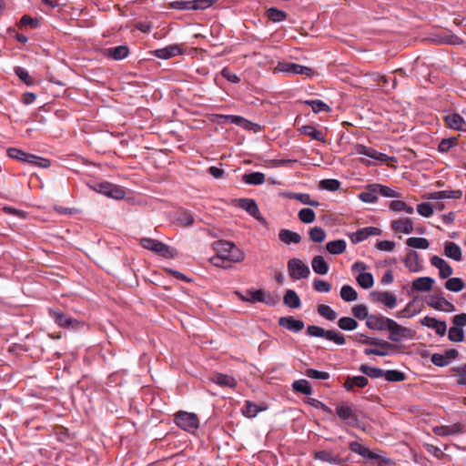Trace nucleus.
I'll use <instances>...</instances> for the list:
<instances>
[{
    "label": "nucleus",
    "mask_w": 466,
    "mask_h": 466,
    "mask_svg": "<svg viewBox=\"0 0 466 466\" xmlns=\"http://www.w3.org/2000/svg\"><path fill=\"white\" fill-rule=\"evenodd\" d=\"M216 255L210 258L211 263L216 267L227 268L226 263L240 262L245 255L234 243L227 240H218L212 244Z\"/></svg>",
    "instance_id": "nucleus-1"
},
{
    "label": "nucleus",
    "mask_w": 466,
    "mask_h": 466,
    "mask_svg": "<svg viewBox=\"0 0 466 466\" xmlns=\"http://www.w3.org/2000/svg\"><path fill=\"white\" fill-rule=\"evenodd\" d=\"M7 155L9 157L21 161L23 163L31 164L40 167H50L49 159L35 156L34 154L24 152L23 150L18 149L16 147L8 148Z\"/></svg>",
    "instance_id": "nucleus-2"
},
{
    "label": "nucleus",
    "mask_w": 466,
    "mask_h": 466,
    "mask_svg": "<svg viewBox=\"0 0 466 466\" xmlns=\"http://www.w3.org/2000/svg\"><path fill=\"white\" fill-rule=\"evenodd\" d=\"M306 333L310 337L324 338L334 342L337 345H344L346 343L345 336L337 330H327L316 325H309Z\"/></svg>",
    "instance_id": "nucleus-3"
},
{
    "label": "nucleus",
    "mask_w": 466,
    "mask_h": 466,
    "mask_svg": "<svg viewBox=\"0 0 466 466\" xmlns=\"http://www.w3.org/2000/svg\"><path fill=\"white\" fill-rule=\"evenodd\" d=\"M90 187L98 193L117 200L124 198L126 196L122 187L106 181L94 182L90 185Z\"/></svg>",
    "instance_id": "nucleus-4"
},
{
    "label": "nucleus",
    "mask_w": 466,
    "mask_h": 466,
    "mask_svg": "<svg viewBox=\"0 0 466 466\" xmlns=\"http://www.w3.org/2000/svg\"><path fill=\"white\" fill-rule=\"evenodd\" d=\"M139 243L144 248L148 249L165 258L173 257L172 248L159 240L142 238H140Z\"/></svg>",
    "instance_id": "nucleus-5"
},
{
    "label": "nucleus",
    "mask_w": 466,
    "mask_h": 466,
    "mask_svg": "<svg viewBox=\"0 0 466 466\" xmlns=\"http://www.w3.org/2000/svg\"><path fill=\"white\" fill-rule=\"evenodd\" d=\"M177 426L187 432H194L199 427V419L196 413L177 411Z\"/></svg>",
    "instance_id": "nucleus-6"
},
{
    "label": "nucleus",
    "mask_w": 466,
    "mask_h": 466,
    "mask_svg": "<svg viewBox=\"0 0 466 466\" xmlns=\"http://www.w3.org/2000/svg\"><path fill=\"white\" fill-rule=\"evenodd\" d=\"M387 330L390 333L389 339L393 342L392 344L401 342L404 339L413 337V331L410 329L400 325L394 319L390 322Z\"/></svg>",
    "instance_id": "nucleus-7"
},
{
    "label": "nucleus",
    "mask_w": 466,
    "mask_h": 466,
    "mask_svg": "<svg viewBox=\"0 0 466 466\" xmlns=\"http://www.w3.org/2000/svg\"><path fill=\"white\" fill-rule=\"evenodd\" d=\"M287 267L289 275L293 280L307 279L310 274L308 265L299 258H290L288 261Z\"/></svg>",
    "instance_id": "nucleus-8"
},
{
    "label": "nucleus",
    "mask_w": 466,
    "mask_h": 466,
    "mask_svg": "<svg viewBox=\"0 0 466 466\" xmlns=\"http://www.w3.org/2000/svg\"><path fill=\"white\" fill-rule=\"evenodd\" d=\"M49 315L57 325L63 328L77 329L82 325V322L65 315L58 309H49Z\"/></svg>",
    "instance_id": "nucleus-9"
},
{
    "label": "nucleus",
    "mask_w": 466,
    "mask_h": 466,
    "mask_svg": "<svg viewBox=\"0 0 466 466\" xmlns=\"http://www.w3.org/2000/svg\"><path fill=\"white\" fill-rule=\"evenodd\" d=\"M336 414L341 420L346 422L348 425L352 427L359 426L360 420L350 405L344 403L338 405L336 407Z\"/></svg>",
    "instance_id": "nucleus-10"
},
{
    "label": "nucleus",
    "mask_w": 466,
    "mask_h": 466,
    "mask_svg": "<svg viewBox=\"0 0 466 466\" xmlns=\"http://www.w3.org/2000/svg\"><path fill=\"white\" fill-rule=\"evenodd\" d=\"M392 319L387 318L381 314H370L366 321V326L372 330L384 331L388 329Z\"/></svg>",
    "instance_id": "nucleus-11"
},
{
    "label": "nucleus",
    "mask_w": 466,
    "mask_h": 466,
    "mask_svg": "<svg viewBox=\"0 0 466 466\" xmlns=\"http://www.w3.org/2000/svg\"><path fill=\"white\" fill-rule=\"evenodd\" d=\"M211 5L212 0H177V9L179 10H205Z\"/></svg>",
    "instance_id": "nucleus-12"
},
{
    "label": "nucleus",
    "mask_w": 466,
    "mask_h": 466,
    "mask_svg": "<svg viewBox=\"0 0 466 466\" xmlns=\"http://www.w3.org/2000/svg\"><path fill=\"white\" fill-rule=\"evenodd\" d=\"M354 340L359 342V343H361V344H366V345H373V346H378V347H381V348H384V349H387V350H395L397 349V345L396 344H391L390 342L389 341H386V340H383V339H377V338H370L362 333H358L355 335L354 337Z\"/></svg>",
    "instance_id": "nucleus-13"
},
{
    "label": "nucleus",
    "mask_w": 466,
    "mask_h": 466,
    "mask_svg": "<svg viewBox=\"0 0 466 466\" xmlns=\"http://www.w3.org/2000/svg\"><path fill=\"white\" fill-rule=\"evenodd\" d=\"M238 206L257 220L263 223L266 222L265 218L261 216L258 207L254 199L240 198L238 200Z\"/></svg>",
    "instance_id": "nucleus-14"
},
{
    "label": "nucleus",
    "mask_w": 466,
    "mask_h": 466,
    "mask_svg": "<svg viewBox=\"0 0 466 466\" xmlns=\"http://www.w3.org/2000/svg\"><path fill=\"white\" fill-rule=\"evenodd\" d=\"M432 431L437 436H449L461 434L465 431V425L462 423H454L452 425L436 426Z\"/></svg>",
    "instance_id": "nucleus-15"
},
{
    "label": "nucleus",
    "mask_w": 466,
    "mask_h": 466,
    "mask_svg": "<svg viewBox=\"0 0 466 466\" xmlns=\"http://www.w3.org/2000/svg\"><path fill=\"white\" fill-rule=\"evenodd\" d=\"M236 294L239 298V299L244 302H250V303L263 302L268 305L271 304L270 301L266 299V293L263 289L248 290L247 296L241 294L238 291H237Z\"/></svg>",
    "instance_id": "nucleus-16"
},
{
    "label": "nucleus",
    "mask_w": 466,
    "mask_h": 466,
    "mask_svg": "<svg viewBox=\"0 0 466 466\" xmlns=\"http://www.w3.org/2000/svg\"><path fill=\"white\" fill-rule=\"evenodd\" d=\"M427 305L434 309L451 312L455 310L454 305L441 296H431Z\"/></svg>",
    "instance_id": "nucleus-17"
},
{
    "label": "nucleus",
    "mask_w": 466,
    "mask_h": 466,
    "mask_svg": "<svg viewBox=\"0 0 466 466\" xmlns=\"http://www.w3.org/2000/svg\"><path fill=\"white\" fill-rule=\"evenodd\" d=\"M370 297L374 301L380 302L389 309L395 308L397 304V298L394 294L390 291H372Z\"/></svg>",
    "instance_id": "nucleus-18"
},
{
    "label": "nucleus",
    "mask_w": 466,
    "mask_h": 466,
    "mask_svg": "<svg viewBox=\"0 0 466 466\" xmlns=\"http://www.w3.org/2000/svg\"><path fill=\"white\" fill-rule=\"evenodd\" d=\"M355 150L357 154L367 156L380 162H386L389 159V157L386 154L380 153L374 148L366 147L361 144H357L355 146Z\"/></svg>",
    "instance_id": "nucleus-19"
},
{
    "label": "nucleus",
    "mask_w": 466,
    "mask_h": 466,
    "mask_svg": "<svg viewBox=\"0 0 466 466\" xmlns=\"http://www.w3.org/2000/svg\"><path fill=\"white\" fill-rule=\"evenodd\" d=\"M461 195L462 193L461 190H442L427 193L423 195V198L431 200H440L446 198L458 199L461 198Z\"/></svg>",
    "instance_id": "nucleus-20"
},
{
    "label": "nucleus",
    "mask_w": 466,
    "mask_h": 466,
    "mask_svg": "<svg viewBox=\"0 0 466 466\" xmlns=\"http://www.w3.org/2000/svg\"><path fill=\"white\" fill-rule=\"evenodd\" d=\"M279 325L292 332H299L304 329V322L300 319H296L291 316L280 317Z\"/></svg>",
    "instance_id": "nucleus-21"
},
{
    "label": "nucleus",
    "mask_w": 466,
    "mask_h": 466,
    "mask_svg": "<svg viewBox=\"0 0 466 466\" xmlns=\"http://www.w3.org/2000/svg\"><path fill=\"white\" fill-rule=\"evenodd\" d=\"M438 45H461L462 39L450 32L436 34L431 38Z\"/></svg>",
    "instance_id": "nucleus-22"
},
{
    "label": "nucleus",
    "mask_w": 466,
    "mask_h": 466,
    "mask_svg": "<svg viewBox=\"0 0 466 466\" xmlns=\"http://www.w3.org/2000/svg\"><path fill=\"white\" fill-rule=\"evenodd\" d=\"M390 228L395 232L404 234H410L413 232V223L410 218L392 220L390 223Z\"/></svg>",
    "instance_id": "nucleus-23"
},
{
    "label": "nucleus",
    "mask_w": 466,
    "mask_h": 466,
    "mask_svg": "<svg viewBox=\"0 0 466 466\" xmlns=\"http://www.w3.org/2000/svg\"><path fill=\"white\" fill-rule=\"evenodd\" d=\"M128 54L129 49L127 46L125 45L108 47L104 50V56L114 60H122L126 58Z\"/></svg>",
    "instance_id": "nucleus-24"
},
{
    "label": "nucleus",
    "mask_w": 466,
    "mask_h": 466,
    "mask_svg": "<svg viewBox=\"0 0 466 466\" xmlns=\"http://www.w3.org/2000/svg\"><path fill=\"white\" fill-rule=\"evenodd\" d=\"M381 230L376 227H367L357 230L352 238L353 243H360L367 239L370 236H380Z\"/></svg>",
    "instance_id": "nucleus-25"
},
{
    "label": "nucleus",
    "mask_w": 466,
    "mask_h": 466,
    "mask_svg": "<svg viewBox=\"0 0 466 466\" xmlns=\"http://www.w3.org/2000/svg\"><path fill=\"white\" fill-rule=\"evenodd\" d=\"M369 380L365 376H348L345 379L343 387L347 391H353L356 387L364 388L368 385Z\"/></svg>",
    "instance_id": "nucleus-26"
},
{
    "label": "nucleus",
    "mask_w": 466,
    "mask_h": 466,
    "mask_svg": "<svg viewBox=\"0 0 466 466\" xmlns=\"http://www.w3.org/2000/svg\"><path fill=\"white\" fill-rule=\"evenodd\" d=\"M404 264L410 272H419L421 270V265L417 251L410 250L404 258Z\"/></svg>",
    "instance_id": "nucleus-27"
},
{
    "label": "nucleus",
    "mask_w": 466,
    "mask_h": 466,
    "mask_svg": "<svg viewBox=\"0 0 466 466\" xmlns=\"http://www.w3.org/2000/svg\"><path fill=\"white\" fill-rule=\"evenodd\" d=\"M211 381L218 384L220 387H227L230 389L236 388L238 382L237 380L227 374L217 373L211 378Z\"/></svg>",
    "instance_id": "nucleus-28"
},
{
    "label": "nucleus",
    "mask_w": 466,
    "mask_h": 466,
    "mask_svg": "<svg viewBox=\"0 0 466 466\" xmlns=\"http://www.w3.org/2000/svg\"><path fill=\"white\" fill-rule=\"evenodd\" d=\"M444 255L456 261L462 259L461 249L454 242L447 241L444 243Z\"/></svg>",
    "instance_id": "nucleus-29"
},
{
    "label": "nucleus",
    "mask_w": 466,
    "mask_h": 466,
    "mask_svg": "<svg viewBox=\"0 0 466 466\" xmlns=\"http://www.w3.org/2000/svg\"><path fill=\"white\" fill-rule=\"evenodd\" d=\"M434 279L430 277H420L413 280L411 289L413 291H429L431 289Z\"/></svg>",
    "instance_id": "nucleus-30"
},
{
    "label": "nucleus",
    "mask_w": 466,
    "mask_h": 466,
    "mask_svg": "<svg viewBox=\"0 0 466 466\" xmlns=\"http://www.w3.org/2000/svg\"><path fill=\"white\" fill-rule=\"evenodd\" d=\"M349 448H350V450L352 452L358 453L360 456H362L363 458L370 459V460L378 458L377 454L372 452L370 449H368V448L364 447L363 445H361L360 442L351 441L349 444Z\"/></svg>",
    "instance_id": "nucleus-31"
},
{
    "label": "nucleus",
    "mask_w": 466,
    "mask_h": 466,
    "mask_svg": "<svg viewBox=\"0 0 466 466\" xmlns=\"http://www.w3.org/2000/svg\"><path fill=\"white\" fill-rule=\"evenodd\" d=\"M194 222L195 218L189 211L184 208L177 209V226L189 227L192 226Z\"/></svg>",
    "instance_id": "nucleus-32"
},
{
    "label": "nucleus",
    "mask_w": 466,
    "mask_h": 466,
    "mask_svg": "<svg viewBox=\"0 0 466 466\" xmlns=\"http://www.w3.org/2000/svg\"><path fill=\"white\" fill-rule=\"evenodd\" d=\"M279 238L281 242L287 245L291 243L299 244L301 241V236L289 229H281L279 233Z\"/></svg>",
    "instance_id": "nucleus-33"
},
{
    "label": "nucleus",
    "mask_w": 466,
    "mask_h": 466,
    "mask_svg": "<svg viewBox=\"0 0 466 466\" xmlns=\"http://www.w3.org/2000/svg\"><path fill=\"white\" fill-rule=\"evenodd\" d=\"M299 131L300 133L311 137V139H314V140H317V141H319L322 143L326 142L324 134L320 130H318L313 126H310V125L303 126L300 128H299Z\"/></svg>",
    "instance_id": "nucleus-34"
},
{
    "label": "nucleus",
    "mask_w": 466,
    "mask_h": 466,
    "mask_svg": "<svg viewBox=\"0 0 466 466\" xmlns=\"http://www.w3.org/2000/svg\"><path fill=\"white\" fill-rule=\"evenodd\" d=\"M311 267L315 273L326 275L329 272V265L320 255L315 256L311 260Z\"/></svg>",
    "instance_id": "nucleus-35"
},
{
    "label": "nucleus",
    "mask_w": 466,
    "mask_h": 466,
    "mask_svg": "<svg viewBox=\"0 0 466 466\" xmlns=\"http://www.w3.org/2000/svg\"><path fill=\"white\" fill-rule=\"evenodd\" d=\"M285 305L291 309H298L300 307L301 301L299 295L293 289H288L283 297Z\"/></svg>",
    "instance_id": "nucleus-36"
},
{
    "label": "nucleus",
    "mask_w": 466,
    "mask_h": 466,
    "mask_svg": "<svg viewBox=\"0 0 466 466\" xmlns=\"http://www.w3.org/2000/svg\"><path fill=\"white\" fill-rule=\"evenodd\" d=\"M218 117L224 118L226 121L242 127L246 129H250V126L254 124L240 116L234 115H219Z\"/></svg>",
    "instance_id": "nucleus-37"
},
{
    "label": "nucleus",
    "mask_w": 466,
    "mask_h": 466,
    "mask_svg": "<svg viewBox=\"0 0 466 466\" xmlns=\"http://www.w3.org/2000/svg\"><path fill=\"white\" fill-rule=\"evenodd\" d=\"M446 125L452 129L460 130L462 129V125L465 124V121L461 116L457 113L448 115L444 117Z\"/></svg>",
    "instance_id": "nucleus-38"
},
{
    "label": "nucleus",
    "mask_w": 466,
    "mask_h": 466,
    "mask_svg": "<svg viewBox=\"0 0 466 466\" xmlns=\"http://www.w3.org/2000/svg\"><path fill=\"white\" fill-rule=\"evenodd\" d=\"M347 244L344 239L329 241L326 244V249L332 255H339L346 250Z\"/></svg>",
    "instance_id": "nucleus-39"
},
{
    "label": "nucleus",
    "mask_w": 466,
    "mask_h": 466,
    "mask_svg": "<svg viewBox=\"0 0 466 466\" xmlns=\"http://www.w3.org/2000/svg\"><path fill=\"white\" fill-rule=\"evenodd\" d=\"M292 389L296 392H299L305 395H311L313 393V390L309 384V382L306 380H295L292 384Z\"/></svg>",
    "instance_id": "nucleus-40"
},
{
    "label": "nucleus",
    "mask_w": 466,
    "mask_h": 466,
    "mask_svg": "<svg viewBox=\"0 0 466 466\" xmlns=\"http://www.w3.org/2000/svg\"><path fill=\"white\" fill-rule=\"evenodd\" d=\"M242 180L249 185H261L265 182V175L261 172H252L243 175Z\"/></svg>",
    "instance_id": "nucleus-41"
},
{
    "label": "nucleus",
    "mask_w": 466,
    "mask_h": 466,
    "mask_svg": "<svg viewBox=\"0 0 466 466\" xmlns=\"http://www.w3.org/2000/svg\"><path fill=\"white\" fill-rule=\"evenodd\" d=\"M360 371L372 379L381 378L384 376V370L382 369L370 367L367 364L360 365Z\"/></svg>",
    "instance_id": "nucleus-42"
},
{
    "label": "nucleus",
    "mask_w": 466,
    "mask_h": 466,
    "mask_svg": "<svg viewBox=\"0 0 466 466\" xmlns=\"http://www.w3.org/2000/svg\"><path fill=\"white\" fill-rule=\"evenodd\" d=\"M339 328L342 330L351 331L357 329L358 321L351 317H342L337 322Z\"/></svg>",
    "instance_id": "nucleus-43"
},
{
    "label": "nucleus",
    "mask_w": 466,
    "mask_h": 466,
    "mask_svg": "<svg viewBox=\"0 0 466 466\" xmlns=\"http://www.w3.org/2000/svg\"><path fill=\"white\" fill-rule=\"evenodd\" d=\"M264 410L263 408L258 406L257 404L253 403L252 401L246 400L245 405L242 409V413L245 417L254 418L257 416V414L260 410Z\"/></svg>",
    "instance_id": "nucleus-44"
},
{
    "label": "nucleus",
    "mask_w": 466,
    "mask_h": 466,
    "mask_svg": "<svg viewBox=\"0 0 466 466\" xmlns=\"http://www.w3.org/2000/svg\"><path fill=\"white\" fill-rule=\"evenodd\" d=\"M304 103L308 106H309L314 113H319V112H330L331 108L329 105L324 103L321 100L316 99V100H306Z\"/></svg>",
    "instance_id": "nucleus-45"
},
{
    "label": "nucleus",
    "mask_w": 466,
    "mask_h": 466,
    "mask_svg": "<svg viewBox=\"0 0 466 466\" xmlns=\"http://www.w3.org/2000/svg\"><path fill=\"white\" fill-rule=\"evenodd\" d=\"M406 245L414 248L426 249L429 248L430 242L425 238L412 237L407 238Z\"/></svg>",
    "instance_id": "nucleus-46"
},
{
    "label": "nucleus",
    "mask_w": 466,
    "mask_h": 466,
    "mask_svg": "<svg viewBox=\"0 0 466 466\" xmlns=\"http://www.w3.org/2000/svg\"><path fill=\"white\" fill-rule=\"evenodd\" d=\"M340 297L344 301L351 302L358 299V293L351 286L344 285L340 289Z\"/></svg>",
    "instance_id": "nucleus-47"
},
{
    "label": "nucleus",
    "mask_w": 466,
    "mask_h": 466,
    "mask_svg": "<svg viewBox=\"0 0 466 466\" xmlns=\"http://www.w3.org/2000/svg\"><path fill=\"white\" fill-rule=\"evenodd\" d=\"M444 286L450 291L459 292L464 289V282L461 278H451Z\"/></svg>",
    "instance_id": "nucleus-48"
},
{
    "label": "nucleus",
    "mask_w": 466,
    "mask_h": 466,
    "mask_svg": "<svg viewBox=\"0 0 466 466\" xmlns=\"http://www.w3.org/2000/svg\"><path fill=\"white\" fill-rule=\"evenodd\" d=\"M390 209L395 212L405 211L408 214L414 212L413 208L402 200H392L390 204Z\"/></svg>",
    "instance_id": "nucleus-49"
},
{
    "label": "nucleus",
    "mask_w": 466,
    "mask_h": 466,
    "mask_svg": "<svg viewBox=\"0 0 466 466\" xmlns=\"http://www.w3.org/2000/svg\"><path fill=\"white\" fill-rule=\"evenodd\" d=\"M373 191H378L381 196L386 198H400V195L397 191L393 190L392 188L382 186L380 184H373Z\"/></svg>",
    "instance_id": "nucleus-50"
},
{
    "label": "nucleus",
    "mask_w": 466,
    "mask_h": 466,
    "mask_svg": "<svg viewBox=\"0 0 466 466\" xmlns=\"http://www.w3.org/2000/svg\"><path fill=\"white\" fill-rule=\"evenodd\" d=\"M356 279L358 284L365 289L371 288L374 284V279L371 273L362 272Z\"/></svg>",
    "instance_id": "nucleus-51"
},
{
    "label": "nucleus",
    "mask_w": 466,
    "mask_h": 466,
    "mask_svg": "<svg viewBox=\"0 0 466 466\" xmlns=\"http://www.w3.org/2000/svg\"><path fill=\"white\" fill-rule=\"evenodd\" d=\"M314 458L331 464H336L339 461L338 456H334L331 452L328 451H316L314 454Z\"/></svg>",
    "instance_id": "nucleus-52"
},
{
    "label": "nucleus",
    "mask_w": 466,
    "mask_h": 466,
    "mask_svg": "<svg viewBox=\"0 0 466 466\" xmlns=\"http://www.w3.org/2000/svg\"><path fill=\"white\" fill-rule=\"evenodd\" d=\"M309 236L313 242L321 243L326 238V232L322 228L314 227L309 229Z\"/></svg>",
    "instance_id": "nucleus-53"
},
{
    "label": "nucleus",
    "mask_w": 466,
    "mask_h": 466,
    "mask_svg": "<svg viewBox=\"0 0 466 466\" xmlns=\"http://www.w3.org/2000/svg\"><path fill=\"white\" fill-rule=\"evenodd\" d=\"M298 217L301 222L305 224H309L314 222L316 218V214L313 209L307 208L300 209L299 211Z\"/></svg>",
    "instance_id": "nucleus-54"
},
{
    "label": "nucleus",
    "mask_w": 466,
    "mask_h": 466,
    "mask_svg": "<svg viewBox=\"0 0 466 466\" xmlns=\"http://www.w3.org/2000/svg\"><path fill=\"white\" fill-rule=\"evenodd\" d=\"M268 18L272 22H281L287 18V13L278 8L271 7L267 11Z\"/></svg>",
    "instance_id": "nucleus-55"
},
{
    "label": "nucleus",
    "mask_w": 466,
    "mask_h": 466,
    "mask_svg": "<svg viewBox=\"0 0 466 466\" xmlns=\"http://www.w3.org/2000/svg\"><path fill=\"white\" fill-rule=\"evenodd\" d=\"M318 313L328 320H334L337 313L328 305L320 304L318 306Z\"/></svg>",
    "instance_id": "nucleus-56"
},
{
    "label": "nucleus",
    "mask_w": 466,
    "mask_h": 466,
    "mask_svg": "<svg viewBox=\"0 0 466 466\" xmlns=\"http://www.w3.org/2000/svg\"><path fill=\"white\" fill-rule=\"evenodd\" d=\"M448 338L451 341L461 342L464 339V331L461 328L452 326L449 329Z\"/></svg>",
    "instance_id": "nucleus-57"
},
{
    "label": "nucleus",
    "mask_w": 466,
    "mask_h": 466,
    "mask_svg": "<svg viewBox=\"0 0 466 466\" xmlns=\"http://www.w3.org/2000/svg\"><path fill=\"white\" fill-rule=\"evenodd\" d=\"M383 377H385V379L388 381H392V382L403 381L406 379L405 374L397 370H390L384 371Z\"/></svg>",
    "instance_id": "nucleus-58"
},
{
    "label": "nucleus",
    "mask_w": 466,
    "mask_h": 466,
    "mask_svg": "<svg viewBox=\"0 0 466 466\" xmlns=\"http://www.w3.org/2000/svg\"><path fill=\"white\" fill-rule=\"evenodd\" d=\"M352 313L355 318L359 319H366V321L370 317V314L369 313L367 307L363 304L355 305L352 308Z\"/></svg>",
    "instance_id": "nucleus-59"
},
{
    "label": "nucleus",
    "mask_w": 466,
    "mask_h": 466,
    "mask_svg": "<svg viewBox=\"0 0 466 466\" xmlns=\"http://www.w3.org/2000/svg\"><path fill=\"white\" fill-rule=\"evenodd\" d=\"M15 73L19 77L21 81H23L27 86L34 85L35 81L33 77L29 75V73L21 66L15 67Z\"/></svg>",
    "instance_id": "nucleus-60"
},
{
    "label": "nucleus",
    "mask_w": 466,
    "mask_h": 466,
    "mask_svg": "<svg viewBox=\"0 0 466 466\" xmlns=\"http://www.w3.org/2000/svg\"><path fill=\"white\" fill-rule=\"evenodd\" d=\"M457 144V137L443 138L439 144L438 150L441 153H448L450 149Z\"/></svg>",
    "instance_id": "nucleus-61"
},
{
    "label": "nucleus",
    "mask_w": 466,
    "mask_h": 466,
    "mask_svg": "<svg viewBox=\"0 0 466 466\" xmlns=\"http://www.w3.org/2000/svg\"><path fill=\"white\" fill-rule=\"evenodd\" d=\"M153 54L162 59H167L175 56V46H169L165 48H160L153 51Z\"/></svg>",
    "instance_id": "nucleus-62"
},
{
    "label": "nucleus",
    "mask_w": 466,
    "mask_h": 466,
    "mask_svg": "<svg viewBox=\"0 0 466 466\" xmlns=\"http://www.w3.org/2000/svg\"><path fill=\"white\" fill-rule=\"evenodd\" d=\"M340 182L337 179H323L319 183V187L329 191H336L339 188Z\"/></svg>",
    "instance_id": "nucleus-63"
},
{
    "label": "nucleus",
    "mask_w": 466,
    "mask_h": 466,
    "mask_svg": "<svg viewBox=\"0 0 466 466\" xmlns=\"http://www.w3.org/2000/svg\"><path fill=\"white\" fill-rule=\"evenodd\" d=\"M453 370L456 372L459 377L457 380L458 385H465L466 386V363L453 368Z\"/></svg>",
    "instance_id": "nucleus-64"
}]
</instances>
